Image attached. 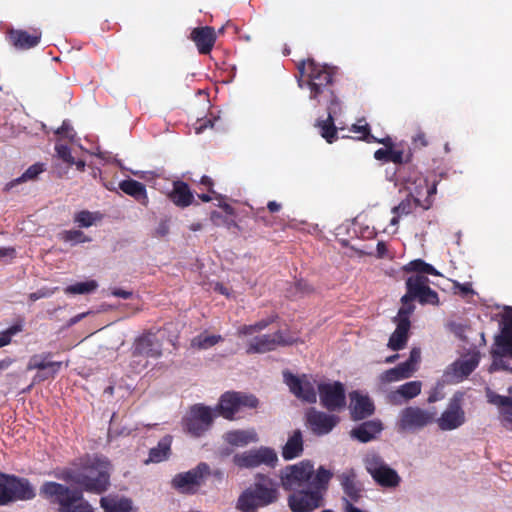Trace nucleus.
I'll list each match as a JSON object with an SVG mask.
<instances>
[{
  "label": "nucleus",
  "mask_w": 512,
  "mask_h": 512,
  "mask_svg": "<svg viewBox=\"0 0 512 512\" xmlns=\"http://www.w3.org/2000/svg\"><path fill=\"white\" fill-rule=\"evenodd\" d=\"M277 319H278V315L273 314L265 319L257 321L254 324L242 325L238 328V335L239 336H250V335H253L254 333H258V332L266 329L269 325L274 323Z\"/></svg>",
  "instance_id": "39"
},
{
  "label": "nucleus",
  "mask_w": 512,
  "mask_h": 512,
  "mask_svg": "<svg viewBox=\"0 0 512 512\" xmlns=\"http://www.w3.org/2000/svg\"><path fill=\"white\" fill-rule=\"evenodd\" d=\"M39 495L49 504L57 505V512H95L82 491L56 481H44L39 488Z\"/></svg>",
  "instance_id": "3"
},
{
  "label": "nucleus",
  "mask_w": 512,
  "mask_h": 512,
  "mask_svg": "<svg viewBox=\"0 0 512 512\" xmlns=\"http://www.w3.org/2000/svg\"><path fill=\"white\" fill-rule=\"evenodd\" d=\"M52 475L78 486L79 491L100 495L110 487L111 463L105 457L85 455Z\"/></svg>",
  "instance_id": "1"
},
{
  "label": "nucleus",
  "mask_w": 512,
  "mask_h": 512,
  "mask_svg": "<svg viewBox=\"0 0 512 512\" xmlns=\"http://www.w3.org/2000/svg\"><path fill=\"white\" fill-rule=\"evenodd\" d=\"M315 474L310 462H301L285 469L281 476V483L285 490L308 487L311 486Z\"/></svg>",
  "instance_id": "14"
},
{
  "label": "nucleus",
  "mask_w": 512,
  "mask_h": 512,
  "mask_svg": "<svg viewBox=\"0 0 512 512\" xmlns=\"http://www.w3.org/2000/svg\"><path fill=\"white\" fill-rule=\"evenodd\" d=\"M350 414L354 421L363 420L374 414L375 406L372 400L358 391L350 393Z\"/></svg>",
  "instance_id": "25"
},
{
  "label": "nucleus",
  "mask_w": 512,
  "mask_h": 512,
  "mask_svg": "<svg viewBox=\"0 0 512 512\" xmlns=\"http://www.w3.org/2000/svg\"><path fill=\"white\" fill-rule=\"evenodd\" d=\"M57 289H58L57 287L52 288V289L43 287V288L37 290L36 292L30 293L29 294V300L34 302V301H37V300H39L41 298L50 297V296H52L55 293V291Z\"/></svg>",
  "instance_id": "54"
},
{
  "label": "nucleus",
  "mask_w": 512,
  "mask_h": 512,
  "mask_svg": "<svg viewBox=\"0 0 512 512\" xmlns=\"http://www.w3.org/2000/svg\"><path fill=\"white\" fill-rule=\"evenodd\" d=\"M169 219H163L159 222L157 228L155 229L156 237H165L169 233Z\"/></svg>",
  "instance_id": "59"
},
{
  "label": "nucleus",
  "mask_w": 512,
  "mask_h": 512,
  "mask_svg": "<svg viewBox=\"0 0 512 512\" xmlns=\"http://www.w3.org/2000/svg\"><path fill=\"white\" fill-rule=\"evenodd\" d=\"M404 379L401 376L400 370H398V367L391 368L384 372L383 374V380L386 382H395Z\"/></svg>",
  "instance_id": "55"
},
{
  "label": "nucleus",
  "mask_w": 512,
  "mask_h": 512,
  "mask_svg": "<svg viewBox=\"0 0 512 512\" xmlns=\"http://www.w3.org/2000/svg\"><path fill=\"white\" fill-rule=\"evenodd\" d=\"M318 393L321 405L328 411H340L346 406L345 388L339 381L319 384Z\"/></svg>",
  "instance_id": "17"
},
{
  "label": "nucleus",
  "mask_w": 512,
  "mask_h": 512,
  "mask_svg": "<svg viewBox=\"0 0 512 512\" xmlns=\"http://www.w3.org/2000/svg\"><path fill=\"white\" fill-rule=\"evenodd\" d=\"M490 353L493 358L492 367L497 365L498 359L504 356L512 357V334L501 330L494 338V345Z\"/></svg>",
  "instance_id": "31"
},
{
  "label": "nucleus",
  "mask_w": 512,
  "mask_h": 512,
  "mask_svg": "<svg viewBox=\"0 0 512 512\" xmlns=\"http://www.w3.org/2000/svg\"><path fill=\"white\" fill-rule=\"evenodd\" d=\"M58 238L71 245L90 242L91 238L87 237L81 230H64L58 234Z\"/></svg>",
  "instance_id": "44"
},
{
  "label": "nucleus",
  "mask_w": 512,
  "mask_h": 512,
  "mask_svg": "<svg viewBox=\"0 0 512 512\" xmlns=\"http://www.w3.org/2000/svg\"><path fill=\"white\" fill-rule=\"evenodd\" d=\"M224 440L231 446L243 447L258 440L253 430H232L224 435Z\"/></svg>",
  "instance_id": "37"
},
{
  "label": "nucleus",
  "mask_w": 512,
  "mask_h": 512,
  "mask_svg": "<svg viewBox=\"0 0 512 512\" xmlns=\"http://www.w3.org/2000/svg\"><path fill=\"white\" fill-rule=\"evenodd\" d=\"M103 215L99 211L91 212L88 210H81L74 215V223L80 228H88L94 225L96 222L101 221Z\"/></svg>",
  "instance_id": "42"
},
{
  "label": "nucleus",
  "mask_w": 512,
  "mask_h": 512,
  "mask_svg": "<svg viewBox=\"0 0 512 512\" xmlns=\"http://www.w3.org/2000/svg\"><path fill=\"white\" fill-rule=\"evenodd\" d=\"M44 171V165L42 163H35L31 165L20 177L10 181L6 184L5 190H10L18 184L26 182L28 180H34Z\"/></svg>",
  "instance_id": "43"
},
{
  "label": "nucleus",
  "mask_w": 512,
  "mask_h": 512,
  "mask_svg": "<svg viewBox=\"0 0 512 512\" xmlns=\"http://www.w3.org/2000/svg\"><path fill=\"white\" fill-rule=\"evenodd\" d=\"M190 39L195 43L198 52L202 55H206L212 51L217 37L213 27L201 26L191 31Z\"/></svg>",
  "instance_id": "26"
},
{
  "label": "nucleus",
  "mask_w": 512,
  "mask_h": 512,
  "mask_svg": "<svg viewBox=\"0 0 512 512\" xmlns=\"http://www.w3.org/2000/svg\"><path fill=\"white\" fill-rule=\"evenodd\" d=\"M409 175L411 176V181L409 183H405L407 185V189L409 191H413V195H418L422 200H429L432 204V197L437 192V182L433 181L432 183H429L428 179L422 177L415 171Z\"/></svg>",
  "instance_id": "27"
},
{
  "label": "nucleus",
  "mask_w": 512,
  "mask_h": 512,
  "mask_svg": "<svg viewBox=\"0 0 512 512\" xmlns=\"http://www.w3.org/2000/svg\"><path fill=\"white\" fill-rule=\"evenodd\" d=\"M265 213V209L263 207L261 208H258L254 214V219L256 222H260L262 224H264L265 226H271V221L270 219L264 215Z\"/></svg>",
  "instance_id": "60"
},
{
  "label": "nucleus",
  "mask_w": 512,
  "mask_h": 512,
  "mask_svg": "<svg viewBox=\"0 0 512 512\" xmlns=\"http://www.w3.org/2000/svg\"><path fill=\"white\" fill-rule=\"evenodd\" d=\"M233 461L240 468H255L262 464L274 468L278 462V457L274 449L260 447L259 449L236 454Z\"/></svg>",
  "instance_id": "16"
},
{
  "label": "nucleus",
  "mask_w": 512,
  "mask_h": 512,
  "mask_svg": "<svg viewBox=\"0 0 512 512\" xmlns=\"http://www.w3.org/2000/svg\"><path fill=\"white\" fill-rule=\"evenodd\" d=\"M215 417L216 414L211 407L195 404L182 420L183 429L193 437H201L212 427Z\"/></svg>",
  "instance_id": "8"
},
{
  "label": "nucleus",
  "mask_w": 512,
  "mask_h": 512,
  "mask_svg": "<svg viewBox=\"0 0 512 512\" xmlns=\"http://www.w3.org/2000/svg\"><path fill=\"white\" fill-rule=\"evenodd\" d=\"M55 150L59 158L69 165H73L74 157L71 154V149L67 145L57 144Z\"/></svg>",
  "instance_id": "52"
},
{
  "label": "nucleus",
  "mask_w": 512,
  "mask_h": 512,
  "mask_svg": "<svg viewBox=\"0 0 512 512\" xmlns=\"http://www.w3.org/2000/svg\"><path fill=\"white\" fill-rule=\"evenodd\" d=\"M258 399L252 395L243 392L227 391L221 395L214 412L227 420H234L235 414L242 408H257Z\"/></svg>",
  "instance_id": "7"
},
{
  "label": "nucleus",
  "mask_w": 512,
  "mask_h": 512,
  "mask_svg": "<svg viewBox=\"0 0 512 512\" xmlns=\"http://www.w3.org/2000/svg\"><path fill=\"white\" fill-rule=\"evenodd\" d=\"M111 294L115 297H119V298H123V299H129L133 295V293L131 291L123 290L121 288H114L111 291Z\"/></svg>",
  "instance_id": "63"
},
{
  "label": "nucleus",
  "mask_w": 512,
  "mask_h": 512,
  "mask_svg": "<svg viewBox=\"0 0 512 512\" xmlns=\"http://www.w3.org/2000/svg\"><path fill=\"white\" fill-rule=\"evenodd\" d=\"M366 469L376 483L383 487H396L400 483L398 473L385 464L380 457L373 456L366 462Z\"/></svg>",
  "instance_id": "18"
},
{
  "label": "nucleus",
  "mask_w": 512,
  "mask_h": 512,
  "mask_svg": "<svg viewBox=\"0 0 512 512\" xmlns=\"http://www.w3.org/2000/svg\"><path fill=\"white\" fill-rule=\"evenodd\" d=\"M466 421L465 411L463 409V393H455L447 408L441 416L436 420L438 427L442 431H451L462 426Z\"/></svg>",
  "instance_id": "15"
},
{
  "label": "nucleus",
  "mask_w": 512,
  "mask_h": 512,
  "mask_svg": "<svg viewBox=\"0 0 512 512\" xmlns=\"http://www.w3.org/2000/svg\"><path fill=\"white\" fill-rule=\"evenodd\" d=\"M338 478L344 492V496L341 499L343 505H347V502H359L364 488L361 482L357 480L355 473L353 471L344 472Z\"/></svg>",
  "instance_id": "23"
},
{
  "label": "nucleus",
  "mask_w": 512,
  "mask_h": 512,
  "mask_svg": "<svg viewBox=\"0 0 512 512\" xmlns=\"http://www.w3.org/2000/svg\"><path fill=\"white\" fill-rule=\"evenodd\" d=\"M172 440L171 435H165L162 437L157 446L150 449L149 457L144 461V463H160L167 460L171 454Z\"/></svg>",
  "instance_id": "35"
},
{
  "label": "nucleus",
  "mask_w": 512,
  "mask_h": 512,
  "mask_svg": "<svg viewBox=\"0 0 512 512\" xmlns=\"http://www.w3.org/2000/svg\"><path fill=\"white\" fill-rule=\"evenodd\" d=\"M100 504L105 512H129L131 510V500L126 498L116 500L102 497Z\"/></svg>",
  "instance_id": "40"
},
{
  "label": "nucleus",
  "mask_w": 512,
  "mask_h": 512,
  "mask_svg": "<svg viewBox=\"0 0 512 512\" xmlns=\"http://www.w3.org/2000/svg\"><path fill=\"white\" fill-rule=\"evenodd\" d=\"M132 354L133 356L158 358L162 354L161 344L155 334L151 332L144 333L135 340Z\"/></svg>",
  "instance_id": "24"
},
{
  "label": "nucleus",
  "mask_w": 512,
  "mask_h": 512,
  "mask_svg": "<svg viewBox=\"0 0 512 512\" xmlns=\"http://www.w3.org/2000/svg\"><path fill=\"white\" fill-rule=\"evenodd\" d=\"M278 486V483L268 476L258 474L256 482L239 496L237 509L242 512H254L260 507L276 502L279 497Z\"/></svg>",
  "instance_id": "5"
},
{
  "label": "nucleus",
  "mask_w": 512,
  "mask_h": 512,
  "mask_svg": "<svg viewBox=\"0 0 512 512\" xmlns=\"http://www.w3.org/2000/svg\"><path fill=\"white\" fill-rule=\"evenodd\" d=\"M98 284L95 280H89L85 282H77L75 284L69 285L65 288L66 294H88L96 290Z\"/></svg>",
  "instance_id": "46"
},
{
  "label": "nucleus",
  "mask_w": 512,
  "mask_h": 512,
  "mask_svg": "<svg viewBox=\"0 0 512 512\" xmlns=\"http://www.w3.org/2000/svg\"><path fill=\"white\" fill-rule=\"evenodd\" d=\"M502 331L506 333L512 334V308L510 312H507L503 317V326L501 328Z\"/></svg>",
  "instance_id": "61"
},
{
  "label": "nucleus",
  "mask_w": 512,
  "mask_h": 512,
  "mask_svg": "<svg viewBox=\"0 0 512 512\" xmlns=\"http://www.w3.org/2000/svg\"><path fill=\"white\" fill-rule=\"evenodd\" d=\"M3 484V506L16 501H30L36 497V490L31 481L25 477L11 475Z\"/></svg>",
  "instance_id": "13"
},
{
  "label": "nucleus",
  "mask_w": 512,
  "mask_h": 512,
  "mask_svg": "<svg viewBox=\"0 0 512 512\" xmlns=\"http://www.w3.org/2000/svg\"><path fill=\"white\" fill-rule=\"evenodd\" d=\"M351 131L360 134L358 139L363 140L367 143H375L376 141H378V138H376L370 133V126L368 123H364L362 125L354 124L351 127Z\"/></svg>",
  "instance_id": "49"
},
{
  "label": "nucleus",
  "mask_w": 512,
  "mask_h": 512,
  "mask_svg": "<svg viewBox=\"0 0 512 512\" xmlns=\"http://www.w3.org/2000/svg\"><path fill=\"white\" fill-rule=\"evenodd\" d=\"M398 370H400L401 376L406 379L412 376V374L416 371V367H414L407 360L403 363L397 365Z\"/></svg>",
  "instance_id": "57"
},
{
  "label": "nucleus",
  "mask_w": 512,
  "mask_h": 512,
  "mask_svg": "<svg viewBox=\"0 0 512 512\" xmlns=\"http://www.w3.org/2000/svg\"><path fill=\"white\" fill-rule=\"evenodd\" d=\"M210 220L215 226H226L227 228H230L231 226L237 227V223L234 220L228 219L218 211L211 212Z\"/></svg>",
  "instance_id": "50"
},
{
  "label": "nucleus",
  "mask_w": 512,
  "mask_h": 512,
  "mask_svg": "<svg viewBox=\"0 0 512 512\" xmlns=\"http://www.w3.org/2000/svg\"><path fill=\"white\" fill-rule=\"evenodd\" d=\"M168 198L180 208H186L194 203V195L189 185L181 180L173 182V188L168 194Z\"/></svg>",
  "instance_id": "30"
},
{
  "label": "nucleus",
  "mask_w": 512,
  "mask_h": 512,
  "mask_svg": "<svg viewBox=\"0 0 512 512\" xmlns=\"http://www.w3.org/2000/svg\"><path fill=\"white\" fill-rule=\"evenodd\" d=\"M298 86L309 89V98L317 104L340 101L333 90L336 68L317 63L314 59L302 60L297 64Z\"/></svg>",
  "instance_id": "2"
},
{
  "label": "nucleus",
  "mask_w": 512,
  "mask_h": 512,
  "mask_svg": "<svg viewBox=\"0 0 512 512\" xmlns=\"http://www.w3.org/2000/svg\"><path fill=\"white\" fill-rule=\"evenodd\" d=\"M210 474V466L205 462H200L189 471L176 474L171 481V485L180 493L196 494L205 484Z\"/></svg>",
  "instance_id": "9"
},
{
  "label": "nucleus",
  "mask_w": 512,
  "mask_h": 512,
  "mask_svg": "<svg viewBox=\"0 0 512 512\" xmlns=\"http://www.w3.org/2000/svg\"><path fill=\"white\" fill-rule=\"evenodd\" d=\"M50 353L46 355H34L30 358L27 365L28 370H51V376L53 377L61 368L62 362L47 361Z\"/></svg>",
  "instance_id": "38"
},
{
  "label": "nucleus",
  "mask_w": 512,
  "mask_h": 512,
  "mask_svg": "<svg viewBox=\"0 0 512 512\" xmlns=\"http://www.w3.org/2000/svg\"><path fill=\"white\" fill-rule=\"evenodd\" d=\"M416 207L428 210L431 207V202L429 200H422L418 195H413V191H409L407 197L392 209V213L396 215H408L412 213Z\"/></svg>",
  "instance_id": "33"
},
{
  "label": "nucleus",
  "mask_w": 512,
  "mask_h": 512,
  "mask_svg": "<svg viewBox=\"0 0 512 512\" xmlns=\"http://www.w3.org/2000/svg\"><path fill=\"white\" fill-rule=\"evenodd\" d=\"M22 331V324H14L6 331L0 334V348L8 345L11 342V337L16 333Z\"/></svg>",
  "instance_id": "51"
},
{
  "label": "nucleus",
  "mask_w": 512,
  "mask_h": 512,
  "mask_svg": "<svg viewBox=\"0 0 512 512\" xmlns=\"http://www.w3.org/2000/svg\"><path fill=\"white\" fill-rule=\"evenodd\" d=\"M42 33L38 29L28 32L22 29H8L7 39L11 45L19 50H27L37 46L40 43Z\"/></svg>",
  "instance_id": "22"
},
{
  "label": "nucleus",
  "mask_w": 512,
  "mask_h": 512,
  "mask_svg": "<svg viewBox=\"0 0 512 512\" xmlns=\"http://www.w3.org/2000/svg\"><path fill=\"white\" fill-rule=\"evenodd\" d=\"M412 144L415 148H422L428 145L426 134L423 131H418L415 136L412 137Z\"/></svg>",
  "instance_id": "58"
},
{
  "label": "nucleus",
  "mask_w": 512,
  "mask_h": 512,
  "mask_svg": "<svg viewBox=\"0 0 512 512\" xmlns=\"http://www.w3.org/2000/svg\"><path fill=\"white\" fill-rule=\"evenodd\" d=\"M296 340L286 335L282 330L272 334H263L250 339L246 344L247 354H264L276 350L278 347L293 345Z\"/></svg>",
  "instance_id": "10"
},
{
  "label": "nucleus",
  "mask_w": 512,
  "mask_h": 512,
  "mask_svg": "<svg viewBox=\"0 0 512 512\" xmlns=\"http://www.w3.org/2000/svg\"><path fill=\"white\" fill-rule=\"evenodd\" d=\"M406 293L401 297V307L398 310L397 316L394 318V321L401 320H410V315L415 310V305L413 304V299H406Z\"/></svg>",
  "instance_id": "48"
},
{
  "label": "nucleus",
  "mask_w": 512,
  "mask_h": 512,
  "mask_svg": "<svg viewBox=\"0 0 512 512\" xmlns=\"http://www.w3.org/2000/svg\"><path fill=\"white\" fill-rule=\"evenodd\" d=\"M303 452V436L300 430H295L288 438L282 449V457L285 460H292L299 457Z\"/></svg>",
  "instance_id": "36"
},
{
  "label": "nucleus",
  "mask_w": 512,
  "mask_h": 512,
  "mask_svg": "<svg viewBox=\"0 0 512 512\" xmlns=\"http://www.w3.org/2000/svg\"><path fill=\"white\" fill-rule=\"evenodd\" d=\"M296 292L300 295H308L314 291L313 287L305 280L301 279L295 283Z\"/></svg>",
  "instance_id": "56"
},
{
  "label": "nucleus",
  "mask_w": 512,
  "mask_h": 512,
  "mask_svg": "<svg viewBox=\"0 0 512 512\" xmlns=\"http://www.w3.org/2000/svg\"><path fill=\"white\" fill-rule=\"evenodd\" d=\"M327 118L325 120H319L317 126L320 129L321 136L328 142L333 143L337 139V128L334 124V117L341 110L340 101L336 103H326Z\"/></svg>",
  "instance_id": "28"
},
{
  "label": "nucleus",
  "mask_w": 512,
  "mask_h": 512,
  "mask_svg": "<svg viewBox=\"0 0 512 512\" xmlns=\"http://www.w3.org/2000/svg\"><path fill=\"white\" fill-rule=\"evenodd\" d=\"M332 473L320 466L312 479L311 486L294 489L288 497L292 512H311L322 506L323 495L328 488Z\"/></svg>",
  "instance_id": "4"
},
{
  "label": "nucleus",
  "mask_w": 512,
  "mask_h": 512,
  "mask_svg": "<svg viewBox=\"0 0 512 512\" xmlns=\"http://www.w3.org/2000/svg\"><path fill=\"white\" fill-rule=\"evenodd\" d=\"M375 143H381L385 148H380L374 152V158L378 161L392 162L397 164L396 174L404 182L409 183L411 176L408 170L411 168L413 153L410 148L407 150L398 148L390 137L378 139Z\"/></svg>",
  "instance_id": "6"
},
{
  "label": "nucleus",
  "mask_w": 512,
  "mask_h": 512,
  "mask_svg": "<svg viewBox=\"0 0 512 512\" xmlns=\"http://www.w3.org/2000/svg\"><path fill=\"white\" fill-rule=\"evenodd\" d=\"M421 351L419 348H412L410 351V355L408 358V362L411 363L414 367H416L417 363L420 361Z\"/></svg>",
  "instance_id": "62"
},
{
  "label": "nucleus",
  "mask_w": 512,
  "mask_h": 512,
  "mask_svg": "<svg viewBox=\"0 0 512 512\" xmlns=\"http://www.w3.org/2000/svg\"><path fill=\"white\" fill-rule=\"evenodd\" d=\"M396 323V329L391 334L388 341V348L393 351H399L405 348L411 327L410 320L394 321Z\"/></svg>",
  "instance_id": "32"
},
{
  "label": "nucleus",
  "mask_w": 512,
  "mask_h": 512,
  "mask_svg": "<svg viewBox=\"0 0 512 512\" xmlns=\"http://www.w3.org/2000/svg\"><path fill=\"white\" fill-rule=\"evenodd\" d=\"M306 422L316 435L328 434L339 422V417L311 408L306 414Z\"/></svg>",
  "instance_id": "21"
},
{
  "label": "nucleus",
  "mask_w": 512,
  "mask_h": 512,
  "mask_svg": "<svg viewBox=\"0 0 512 512\" xmlns=\"http://www.w3.org/2000/svg\"><path fill=\"white\" fill-rule=\"evenodd\" d=\"M479 361V351L473 350L450 364L445 372V376L450 381L459 383L477 368Z\"/></svg>",
  "instance_id": "19"
},
{
  "label": "nucleus",
  "mask_w": 512,
  "mask_h": 512,
  "mask_svg": "<svg viewBox=\"0 0 512 512\" xmlns=\"http://www.w3.org/2000/svg\"><path fill=\"white\" fill-rule=\"evenodd\" d=\"M397 392L404 397L405 399H412L420 394L421 392V382L420 381H411L401 385Z\"/></svg>",
  "instance_id": "47"
},
{
  "label": "nucleus",
  "mask_w": 512,
  "mask_h": 512,
  "mask_svg": "<svg viewBox=\"0 0 512 512\" xmlns=\"http://www.w3.org/2000/svg\"><path fill=\"white\" fill-rule=\"evenodd\" d=\"M503 422L506 428L512 430V410L503 411Z\"/></svg>",
  "instance_id": "64"
},
{
  "label": "nucleus",
  "mask_w": 512,
  "mask_h": 512,
  "mask_svg": "<svg viewBox=\"0 0 512 512\" xmlns=\"http://www.w3.org/2000/svg\"><path fill=\"white\" fill-rule=\"evenodd\" d=\"M383 430V424L380 420H369L361 423L351 430V436L361 443H367L376 439L377 435Z\"/></svg>",
  "instance_id": "29"
},
{
  "label": "nucleus",
  "mask_w": 512,
  "mask_h": 512,
  "mask_svg": "<svg viewBox=\"0 0 512 512\" xmlns=\"http://www.w3.org/2000/svg\"><path fill=\"white\" fill-rule=\"evenodd\" d=\"M488 401L491 404H494L499 407H509L511 404V397L502 396L499 394H496L494 392H489L487 394Z\"/></svg>",
  "instance_id": "53"
},
{
  "label": "nucleus",
  "mask_w": 512,
  "mask_h": 512,
  "mask_svg": "<svg viewBox=\"0 0 512 512\" xmlns=\"http://www.w3.org/2000/svg\"><path fill=\"white\" fill-rule=\"evenodd\" d=\"M119 188L125 194L133 197L135 200H137L142 205H144V206L148 205L149 199H148L146 187L143 183H141L137 180H134V179L122 180L119 183Z\"/></svg>",
  "instance_id": "34"
},
{
  "label": "nucleus",
  "mask_w": 512,
  "mask_h": 512,
  "mask_svg": "<svg viewBox=\"0 0 512 512\" xmlns=\"http://www.w3.org/2000/svg\"><path fill=\"white\" fill-rule=\"evenodd\" d=\"M435 420V413L417 406L404 408L397 421L399 432H416L431 424Z\"/></svg>",
  "instance_id": "12"
},
{
  "label": "nucleus",
  "mask_w": 512,
  "mask_h": 512,
  "mask_svg": "<svg viewBox=\"0 0 512 512\" xmlns=\"http://www.w3.org/2000/svg\"><path fill=\"white\" fill-rule=\"evenodd\" d=\"M284 382L289 387L290 391L299 399L315 403L317 399L316 391L313 383L306 375L298 377L289 371L283 372Z\"/></svg>",
  "instance_id": "20"
},
{
  "label": "nucleus",
  "mask_w": 512,
  "mask_h": 512,
  "mask_svg": "<svg viewBox=\"0 0 512 512\" xmlns=\"http://www.w3.org/2000/svg\"><path fill=\"white\" fill-rule=\"evenodd\" d=\"M429 279L425 275H411L406 279V299L418 301L421 305H438L439 297L436 291L429 287Z\"/></svg>",
  "instance_id": "11"
},
{
  "label": "nucleus",
  "mask_w": 512,
  "mask_h": 512,
  "mask_svg": "<svg viewBox=\"0 0 512 512\" xmlns=\"http://www.w3.org/2000/svg\"><path fill=\"white\" fill-rule=\"evenodd\" d=\"M222 340L220 335L200 334L192 339L191 346L197 349H208Z\"/></svg>",
  "instance_id": "45"
},
{
  "label": "nucleus",
  "mask_w": 512,
  "mask_h": 512,
  "mask_svg": "<svg viewBox=\"0 0 512 512\" xmlns=\"http://www.w3.org/2000/svg\"><path fill=\"white\" fill-rule=\"evenodd\" d=\"M405 272H416L419 275H434L438 276L440 273L436 270L434 266L429 263H426L422 259H415L410 261L403 267Z\"/></svg>",
  "instance_id": "41"
}]
</instances>
